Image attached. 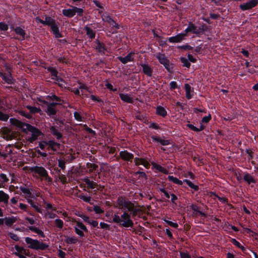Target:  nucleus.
<instances>
[{
    "label": "nucleus",
    "instance_id": "obj_11",
    "mask_svg": "<svg viewBox=\"0 0 258 258\" xmlns=\"http://www.w3.org/2000/svg\"><path fill=\"white\" fill-rule=\"evenodd\" d=\"M258 4V0H250L246 3L239 5V8L242 11H247L255 7Z\"/></svg>",
    "mask_w": 258,
    "mask_h": 258
},
{
    "label": "nucleus",
    "instance_id": "obj_20",
    "mask_svg": "<svg viewBox=\"0 0 258 258\" xmlns=\"http://www.w3.org/2000/svg\"><path fill=\"white\" fill-rule=\"evenodd\" d=\"M10 197L8 194L5 193L3 190H0V203H3L5 206H7L9 203Z\"/></svg>",
    "mask_w": 258,
    "mask_h": 258
},
{
    "label": "nucleus",
    "instance_id": "obj_4",
    "mask_svg": "<svg viewBox=\"0 0 258 258\" xmlns=\"http://www.w3.org/2000/svg\"><path fill=\"white\" fill-rule=\"evenodd\" d=\"M25 242L28 244V247L31 249L44 250L48 248V245L43 242H40L37 239H33L27 237L25 239Z\"/></svg>",
    "mask_w": 258,
    "mask_h": 258
},
{
    "label": "nucleus",
    "instance_id": "obj_28",
    "mask_svg": "<svg viewBox=\"0 0 258 258\" xmlns=\"http://www.w3.org/2000/svg\"><path fill=\"white\" fill-rule=\"evenodd\" d=\"M243 179L248 184H250L252 183H256V181L253 178V177L248 173H246L245 174H244V175H243Z\"/></svg>",
    "mask_w": 258,
    "mask_h": 258
},
{
    "label": "nucleus",
    "instance_id": "obj_25",
    "mask_svg": "<svg viewBox=\"0 0 258 258\" xmlns=\"http://www.w3.org/2000/svg\"><path fill=\"white\" fill-rule=\"evenodd\" d=\"M3 80L5 81L7 84L10 85H13L15 83V80L13 79L12 76H8L6 73H3L0 76Z\"/></svg>",
    "mask_w": 258,
    "mask_h": 258
},
{
    "label": "nucleus",
    "instance_id": "obj_17",
    "mask_svg": "<svg viewBox=\"0 0 258 258\" xmlns=\"http://www.w3.org/2000/svg\"><path fill=\"white\" fill-rule=\"evenodd\" d=\"M14 32L17 35L20 36V38H15V39L19 40H24L25 39L26 35L25 30L22 29L21 27H16L14 29Z\"/></svg>",
    "mask_w": 258,
    "mask_h": 258
},
{
    "label": "nucleus",
    "instance_id": "obj_36",
    "mask_svg": "<svg viewBox=\"0 0 258 258\" xmlns=\"http://www.w3.org/2000/svg\"><path fill=\"white\" fill-rule=\"evenodd\" d=\"M30 199H27V202L31 205V206L37 212L39 213H42V209L38 207L36 203L35 202H34V201L33 200H32L31 199H30Z\"/></svg>",
    "mask_w": 258,
    "mask_h": 258
},
{
    "label": "nucleus",
    "instance_id": "obj_1",
    "mask_svg": "<svg viewBox=\"0 0 258 258\" xmlns=\"http://www.w3.org/2000/svg\"><path fill=\"white\" fill-rule=\"evenodd\" d=\"M115 208L121 209L122 214L119 216L117 214L112 216V222L119 226L124 228H133L134 223L132 218L136 217L139 212V208L132 202L124 196H119L116 200Z\"/></svg>",
    "mask_w": 258,
    "mask_h": 258
},
{
    "label": "nucleus",
    "instance_id": "obj_12",
    "mask_svg": "<svg viewBox=\"0 0 258 258\" xmlns=\"http://www.w3.org/2000/svg\"><path fill=\"white\" fill-rule=\"evenodd\" d=\"M94 43L96 44V46L94 47L96 51L101 55L105 54L107 49L105 43L101 42L98 38L95 40Z\"/></svg>",
    "mask_w": 258,
    "mask_h": 258
},
{
    "label": "nucleus",
    "instance_id": "obj_51",
    "mask_svg": "<svg viewBox=\"0 0 258 258\" xmlns=\"http://www.w3.org/2000/svg\"><path fill=\"white\" fill-rule=\"evenodd\" d=\"M58 166L61 169L64 171L66 169V162L64 160L59 159L58 160Z\"/></svg>",
    "mask_w": 258,
    "mask_h": 258
},
{
    "label": "nucleus",
    "instance_id": "obj_13",
    "mask_svg": "<svg viewBox=\"0 0 258 258\" xmlns=\"http://www.w3.org/2000/svg\"><path fill=\"white\" fill-rule=\"evenodd\" d=\"M20 190L24 194L26 199L30 198L36 199L37 197H38L37 195H35L34 193H32L33 189L32 188H29L26 186H20Z\"/></svg>",
    "mask_w": 258,
    "mask_h": 258
},
{
    "label": "nucleus",
    "instance_id": "obj_50",
    "mask_svg": "<svg viewBox=\"0 0 258 258\" xmlns=\"http://www.w3.org/2000/svg\"><path fill=\"white\" fill-rule=\"evenodd\" d=\"M83 129L86 131L87 133H89L90 134L95 135H96V132L94 130H93L91 128L89 127L87 124H83Z\"/></svg>",
    "mask_w": 258,
    "mask_h": 258
},
{
    "label": "nucleus",
    "instance_id": "obj_29",
    "mask_svg": "<svg viewBox=\"0 0 258 258\" xmlns=\"http://www.w3.org/2000/svg\"><path fill=\"white\" fill-rule=\"evenodd\" d=\"M208 27L206 24H203L200 27H196V31L199 32V34H196L197 36L200 37V35L203 34L205 32L208 31Z\"/></svg>",
    "mask_w": 258,
    "mask_h": 258
},
{
    "label": "nucleus",
    "instance_id": "obj_42",
    "mask_svg": "<svg viewBox=\"0 0 258 258\" xmlns=\"http://www.w3.org/2000/svg\"><path fill=\"white\" fill-rule=\"evenodd\" d=\"M187 27L189 29L190 32H191L192 33L195 35L199 34V32L196 31L197 26L192 22H190L188 23Z\"/></svg>",
    "mask_w": 258,
    "mask_h": 258
},
{
    "label": "nucleus",
    "instance_id": "obj_52",
    "mask_svg": "<svg viewBox=\"0 0 258 258\" xmlns=\"http://www.w3.org/2000/svg\"><path fill=\"white\" fill-rule=\"evenodd\" d=\"M55 226L59 228L62 229L63 226V222L62 220H60L59 219H56L54 221Z\"/></svg>",
    "mask_w": 258,
    "mask_h": 258
},
{
    "label": "nucleus",
    "instance_id": "obj_56",
    "mask_svg": "<svg viewBox=\"0 0 258 258\" xmlns=\"http://www.w3.org/2000/svg\"><path fill=\"white\" fill-rule=\"evenodd\" d=\"M9 115L0 111V120L6 121L9 119Z\"/></svg>",
    "mask_w": 258,
    "mask_h": 258
},
{
    "label": "nucleus",
    "instance_id": "obj_22",
    "mask_svg": "<svg viewBox=\"0 0 258 258\" xmlns=\"http://www.w3.org/2000/svg\"><path fill=\"white\" fill-rule=\"evenodd\" d=\"M151 138L152 139L153 142L160 143V144L162 146H166L170 144L169 140L162 139L156 136H151Z\"/></svg>",
    "mask_w": 258,
    "mask_h": 258
},
{
    "label": "nucleus",
    "instance_id": "obj_61",
    "mask_svg": "<svg viewBox=\"0 0 258 258\" xmlns=\"http://www.w3.org/2000/svg\"><path fill=\"white\" fill-rule=\"evenodd\" d=\"M165 222L170 226L177 229L178 227V225L177 223H174L169 220H165Z\"/></svg>",
    "mask_w": 258,
    "mask_h": 258
},
{
    "label": "nucleus",
    "instance_id": "obj_2",
    "mask_svg": "<svg viewBox=\"0 0 258 258\" xmlns=\"http://www.w3.org/2000/svg\"><path fill=\"white\" fill-rule=\"evenodd\" d=\"M11 121L13 124L20 128L24 133H27V132L31 133V137L29 139L31 143L36 141L39 137L44 135L40 130L30 124L23 122L15 118H11Z\"/></svg>",
    "mask_w": 258,
    "mask_h": 258
},
{
    "label": "nucleus",
    "instance_id": "obj_43",
    "mask_svg": "<svg viewBox=\"0 0 258 258\" xmlns=\"http://www.w3.org/2000/svg\"><path fill=\"white\" fill-rule=\"evenodd\" d=\"M64 241L67 244H76L78 242V239L75 237L67 236Z\"/></svg>",
    "mask_w": 258,
    "mask_h": 258
},
{
    "label": "nucleus",
    "instance_id": "obj_7",
    "mask_svg": "<svg viewBox=\"0 0 258 258\" xmlns=\"http://www.w3.org/2000/svg\"><path fill=\"white\" fill-rule=\"evenodd\" d=\"M31 171L44 178L48 182H52V178L48 175L47 171L43 167L36 166L31 168Z\"/></svg>",
    "mask_w": 258,
    "mask_h": 258
},
{
    "label": "nucleus",
    "instance_id": "obj_62",
    "mask_svg": "<svg viewBox=\"0 0 258 258\" xmlns=\"http://www.w3.org/2000/svg\"><path fill=\"white\" fill-rule=\"evenodd\" d=\"M149 127L150 128H153L154 130H160L161 127L156 123L155 122H151L149 125Z\"/></svg>",
    "mask_w": 258,
    "mask_h": 258
},
{
    "label": "nucleus",
    "instance_id": "obj_33",
    "mask_svg": "<svg viewBox=\"0 0 258 258\" xmlns=\"http://www.w3.org/2000/svg\"><path fill=\"white\" fill-rule=\"evenodd\" d=\"M46 69L48 72L50 73L52 79L53 78L57 77L58 72L55 67H48Z\"/></svg>",
    "mask_w": 258,
    "mask_h": 258
},
{
    "label": "nucleus",
    "instance_id": "obj_45",
    "mask_svg": "<svg viewBox=\"0 0 258 258\" xmlns=\"http://www.w3.org/2000/svg\"><path fill=\"white\" fill-rule=\"evenodd\" d=\"M19 114L21 116L25 117L27 119H31L32 118V115L26 111L23 110H20L18 111Z\"/></svg>",
    "mask_w": 258,
    "mask_h": 258
},
{
    "label": "nucleus",
    "instance_id": "obj_38",
    "mask_svg": "<svg viewBox=\"0 0 258 258\" xmlns=\"http://www.w3.org/2000/svg\"><path fill=\"white\" fill-rule=\"evenodd\" d=\"M190 209L194 211L195 212L198 213L202 216H203V217L206 216V214L205 213H204L203 212L200 211L199 210V208L198 207V206L197 205L191 204V205H190Z\"/></svg>",
    "mask_w": 258,
    "mask_h": 258
},
{
    "label": "nucleus",
    "instance_id": "obj_8",
    "mask_svg": "<svg viewBox=\"0 0 258 258\" xmlns=\"http://www.w3.org/2000/svg\"><path fill=\"white\" fill-rule=\"evenodd\" d=\"M119 157L123 161L131 164L133 162V159H134V155L133 153L124 150L119 152Z\"/></svg>",
    "mask_w": 258,
    "mask_h": 258
},
{
    "label": "nucleus",
    "instance_id": "obj_10",
    "mask_svg": "<svg viewBox=\"0 0 258 258\" xmlns=\"http://www.w3.org/2000/svg\"><path fill=\"white\" fill-rule=\"evenodd\" d=\"M86 167L88 169H89V172L90 173L93 172L95 173L94 176H91V178L95 180H96L97 175H99L100 172L98 171V165L94 163L87 162L86 163Z\"/></svg>",
    "mask_w": 258,
    "mask_h": 258
},
{
    "label": "nucleus",
    "instance_id": "obj_24",
    "mask_svg": "<svg viewBox=\"0 0 258 258\" xmlns=\"http://www.w3.org/2000/svg\"><path fill=\"white\" fill-rule=\"evenodd\" d=\"M156 114L163 117H165L167 114V111L164 107L160 105H158L156 107Z\"/></svg>",
    "mask_w": 258,
    "mask_h": 258
},
{
    "label": "nucleus",
    "instance_id": "obj_63",
    "mask_svg": "<svg viewBox=\"0 0 258 258\" xmlns=\"http://www.w3.org/2000/svg\"><path fill=\"white\" fill-rule=\"evenodd\" d=\"M143 161L142 162V165H143L146 169H149L150 167V164L147 160V158H143Z\"/></svg>",
    "mask_w": 258,
    "mask_h": 258
},
{
    "label": "nucleus",
    "instance_id": "obj_60",
    "mask_svg": "<svg viewBox=\"0 0 258 258\" xmlns=\"http://www.w3.org/2000/svg\"><path fill=\"white\" fill-rule=\"evenodd\" d=\"M78 216L79 217L82 218L85 222H86L88 224H89V223H90V220L89 217L88 216L84 215L83 214H78Z\"/></svg>",
    "mask_w": 258,
    "mask_h": 258
},
{
    "label": "nucleus",
    "instance_id": "obj_46",
    "mask_svg": "<svg viewBox=\"0 0 258 258\" xmlns=\"http://www.w3.org/2000/svg\"><path fill=\"white\" fill-rule=\"evenodd\" d=\"M74 116L75 119L78 121H83L84 119V117H83L81 113L78 111H75L74 113Z\"/></svg>",
    "mask_w": 258,
    "mask_h": 258
},
{
    "label": "nucleus",
    "instance_id": "obj_64",
    "mask_svg": "<svg viewBox=\"0 0 258 258\" xmlns=\"http://www.w3.org/2000/svg\"><path fill=\"white\" fill-rule=\"evenodd\" d=\"M180 258H191L190 255L187 252H180Z\"/></svg>",
    "mask_w": 258,
    "mask_h": 258
},
{
    "label": "nucleus",
    "instance_id": "obj_48",
    "mask_svg": "<svg viewBox=\"0 0 258 258\" xmlns=\"http://www.w3.org/2000/svg\"><path fill=\"white\" fill-rule=\"evenodd\" d=\"M48 98L51 100L56 101V102L60 103V102H62V103H64L63 100H61L60 97L57 96L55 94H53L51 96H48L47 98Z\"/></svg>",
    "mask_w": 258,
    "mask_h": 258
},
{
    "label": "nucleus",
    "instance_id": "obj_53",
    "mask_svg": "<svg viewBox=\"0 0 258 258\" xmlns=\"http://www.w3.org/2000/svg\"><path fill=\"white\" fill-rule=\"evenodd\" d=\"M9 29V25L5 22H0V31H7Z\"/></svg>",
    "mask_w": 258,
    "mask_h": 258
},
{
    "label": "nucleus",
    "instance_id": "obj_3",
    "mask_svg": "<svg viewBox=\"0 0 258 258\" xmlns=\"http://www.w3.org/2000/svg\"><path fill=\"white\" fill-rule=\"evenodd\" d=\"M36 20L43 25H47L50 27V29L56 38L62 37V34L59 32L58 22L51 17L45 16V20H43L39 17H36Z\"/></svg>",
    "mask_w": 258,
    "mask_h": 258
},
{
    "label": "nucleus",
    "instance_id": "obj_32",
    "mask_svg": "<svg viewBox=\"0 0 258 258\" xmlns=\"http://www.w3.org/2000/svg\"><path fill=\"white\" fill-rule=\"evenodd\" d=\"M152 164L153 165L154 168L156 169V170H158L159 172L163 173L165 174H168L169 172L168 171L162 166L157 164L155 163H152Z\"/></svg>",
    "mask_w": 258,
    "mask_h": 258
},
{
    "label": "nucleus",
    "instance_id": "obj_39",
    "mask_svg": "<svg viewBox=\"0 0 258 258\" xmlns=\"http://www.w3.org/2000/svg\"><path fill=\"white\" fill-rule=\"evenodd\" d=\"M163 65L169 73H172L173 72V64L170 63V61L168 59L167 61H166L165 63H164Z\"/></svg>",
    "mask_w": 258,
    "mask_h": 258
},
{
    "label": "nucleus",
    "instance_id": "obj_18",
    "mask_svg": "<svg viewBox=\"0 0 258 258\" xmlns=\"http://www.w3.org/2000/svg\"><path fill=\"white\" fill-rule=\"evenodd\" d=\"M140 66L142 68L143 72L144 74L148 77H151L153 74V69L148 63H141Z\"/></svg>",
    "mask_w": 258,
    "mask_h": 258
},
{
    "label": "nucleus",
    "instance_id": "obj_41",
    "mask_svg": "<svg viewBox=\"0 0 258 258\" xmlns=\"http://www.w3.org/2000/svg\"><path fill=\"white\" fill-rule=\"evenodd\" d=\"M180 61L182 63L183 67H186L187 68H189L190 67V63L188 61V59L184 57H180L179 58Z\"/></svg>",
    "mask_w": 258,
    "mask_h": 258
},
{
    "label": "nucleus",
    "instance_id": "obj_16",
    "mask_svg": "<svg viewBox=\"0 0 258 258\" xmlns=\"http://www.w3.org/2000/svg\"><path fill=\"white\" fill-rule=\"evenodd\" d=\"M185 34L178 33L174 36H172L168 38V41L170 43H179L184 40Z\"/></svg>",
    "mask_w": 258,
    "mask_h": 258
},
{
    "label": "nucleus",
    "instance_id": "obj_26",
    "mask_svg": "<svg viewBox=\"0 0 258 258\" xmlns=\"http://www.w3.org/2000/svg\"><path fill=\"white\" fill-rule=\"evenodd\" d=\"M50 131L51 133L56 137V139L59 140L62 138V135L61 133L58 131L55 126H51L50 127Z\"/></svg>",
    "mask_w": 258,
    "mask_h": 258
},
{
    "label": "nucleus",
    "instance_id": "obj_23",
    "mask_svg": "<svg viewBox=\"0 0 258 258\" xmlns=\"http://www.w3.org/2000/svg\"><path fill=\"white\" fill-rule=\"evenodd\" d=\"M119 97L120 99L124 102H126L128 103H133L134 99L132 97L130 96V95L127 94H119Z\"/></svg>",
    "mask_w": 258,
    "mask_h": 258
},
{
    "label": "nucleus",
    "instance_id": "obj_59",
    "mask_svg": "<svg viewBox=\"0 0 258 258\" xmlns=\"http://www.w3.org/2000/svg\"><path fill=\"white\" fill-rule=\"evenodd\" d=\"M74 229L75 233L80 237H83L84 236V232L81 229H80L78 227H75Z\"/></svg>",
    "mask_w": 258,
    "mask_h": 258
},
{
    "label": "nucleus",
    "instance_id": "obj_49",
    "mask_svg": "<svg viewBox=\"0 0 258 258\" xmlns=\"http://www.w3.org/2000/svg\"><path fill=\"white\" fill-rule=\"evenodd\" d=\"M93 211L97 214H103L104 212V211L100 206L97 205L94 206Z\"/></svg>",
    "mask_w": 258,
    "mask_h": 258
},
{
    "label": "nucleus",
    "instance_id": "obj_6",
    "mask_svg": "<svg viewBox=\"0 0 258 258\" xmlns=\"http://www.w3.org/2000/svg\"><path fill=\"white\" fill-rule=\"evenodd\" d=\"M71 7L72 9H63L62 10V15L68 18H73L76 14L80 17L83 16L84 10L83 9L75 6H71Z\"/></svg>",
    "mask_w": 258,
    "mask_h": 258
},
{
    "label": "nucleus",
    "instance_id": "obj_35",
    "mask_svg": "<svg viewBox=\"0 0 258 258\" xmlns=\"http://www.w3.org/2000/svg\"><path fill=\"white\" fill-rule=\"evenodd\" d=\"M156 57L158 59L159 62L162 64L165 63V61L168 60L165 54L160 52L157 53Z\"/></svg>",
    "mask_w": 258,
    "mask_h": 258
},
{
    "label": "nucleus",
    "instance_id": "obj_34",
    "mask_svg": "<svg viewBox=\"0 0 258 258\" xmlns=\"http://www.w3.org/2000/svg\"><path fill=\"white\" fill-rule=\"evenodd\" d=\"M184 89L185 90V96L187 99H190L192 98V95L190 92L192 90L191 86L188 84L184 85Z\"/></svg>",
    "mask_w": 258,
    "mask_h": 258
},
{
    "label": "nucleus",
    "instance_id": "obj_5",
    "mask_svg": "<svg viewBox=\"0 0 258 258\" xmlns=\"http://www.w3.org/2000/svg\"><path fill=\"white\" fill-rule=\"evenodd\" d=\"M101 18L104 22H106L109 24L112 34H116L117 33V30L120 28V25L112 18L108 13L105 12L103 14L101 15Z\"/></svg>",
    "mask_w": 258,
    "mask_h": 258
},
{
    "label": "nucleus",
    "instance_id": "obj_27",
    "mask_svg": "<svg viewBox=\"0 0 258 258\" xmlns=\"http://www.w3.org/2000/svg\"><path fill=\"white\" fill-rule=\"evenodd\" d=\"M47 105L46 112L47 114L52 117H54L56 116L57 110L54 107H52L48 105Z\"/></svg>",
    "mask_w": 258,
    "mask_h": 258
},
{
    "label": "nucleus",
    "instance_id": "obj_31",
    "mask_svg": "<svg viewBox=\"0 0 258 258\" xmlns=\"http://www.w3.org/2000/svg\"><path fill=\"white\" fill-rule=\"evenodd\" d=\"M84 29L86 31V35L91 39H94L96 36V33L91 28L88 27L87 26H85L84 27Z\"/></svg>",
    "mask_w": 258,
    "mask_h": 258
},
{
    "label": "nucleus",
    "instance_id": "obj_58",
    "mask_svg": "<svg viewBox=\"0 0 258 258\" xmlns=\"http://www.w3.org/2000/svg\"><path fill=\"white\" fill-rule=\"evenodd\" d=\"M177 48L178 49H183V50H192V49H193V47L188 44L178 46L177 47Z\"/></svg>",
    "mask_w": 258,
    "mask_h": 258
},
{
    "label": "nucleus",
    "instance_id": "obj_55",
    "mask_svg": "<svg viewBox=\"0 0 258 258\" xmlns=\"http://www.w3.org/2000/svg\"><path fill=\"white\" fill-rule=\"evenodd\" d=\"M8 236L13 240L18 241L19 240L18 236L13 232H10L8 233Z\"/></svg>",
    "mask_w": 258,
    "mask_h": 258
},
{
    "label": "nucleus",
    "instance_id": "obj_57",
    "mask_svg": "<svg viewBox=\"0 0 258 258\" xmlns=\"http://www.w3.org/2000/svg\"><path fill=\"white\" fill-rule=\"evenodd\" d=\"M105 86L108 89H109L111 91L116 92L117 90L116 88H114L112 85L108 82L105 84Z\"/></svg>",
    "mask_w": 258,
    "mask_h": 258
},
{
    "label": "nucleus",
    "instance_id": "obj_15",
    "mask_svg": "<svg viewBox=\"0 0 258 258\" xmlns=\"http://www.w3.org/2000/svg\"><path fill=\"white\" fill-rule=\"evenodd\" d=\"M135 54V53L134 51H131L125 56H119L118 57V59L121 63L125 64L128 62L134 61V58L133 56Z\"/></svg>",
    "mask_w": 258,
    "mask_h": 258
},
{
    "label": "nucleus",
    "instance_id": "obj_9",
    "mask_svg": "<svg viewBox=\"0 0 258 258\" xmlns=\"http://www.w3.org/2000/svg\"><path fill=\"white\" fill-rule=\"evenodd\" d=\"M83 181L85 182V184L87 185L86 187L87 190L85 188L86 186L83 184H81L80 186L81 188H84V190L87 191L88 192H90L89 190L94 189L96 188V187L98 186V184L96 182L93 181V180H91L88 177H85L83 179Z\"/></svg>",
    "mask_w": 258,
    "mask_h": 258
},
{
    "label": "nucleus",
    "instance_id": "obj_54",
    "mask_svg": "<svg viewBox=\"0 0 258 258\" xmlns=\"http://www.w3.org/2000/svg\"><path fill=\"white\" fill-rule=\"evenodd\" d=\"M135 165L136 166H139L140 165H142V162L143 161V158H139L136 157L133 159Z\"/></svg>",
    "mask_w": 258,
    "mask_h": 258
},
{
    "label": "nucleus",
    "instance_id": "obj_14",
    "mask_svg": "<svg viewBox=\"0 0 258 258\" xmlns=\"http://www.w3.org/2000/svg\"><path fill=\"white\" fill-rule=\"evenodd\" d=\"M16 222V218L14 216L0 218V226L5 224L7 226L11 227Z\"/></svg>",
    "mask_w": 258,
    "mask_h": 258
},
{
    "label": "nucleus",
    "instance_id": "obj_30",
    "mask_svg": "<svg viewBox=\"0 0 258 258\" xmlns=\"http://www.w3.org/2000/svg\"><path fill=\"white\" fill-rule=\"evenodd\" d=\"M28 228L30 230L37 234L39 236L41 237H45L44 232L39 228L33 226H28Z\"/></svg>",
    "mask_w": 258,
    "mask_h": 258
},
{
    "label": "nucleus",
    "instance_id": "obj_44",
    "mask_svg": "<svg viewBox=\"0 0 258 258\" xmlns=\"http://www.w3.org/2000/svg\"><path fill=\"white\" fill-rule=\"evenodd\" d=\"M78 197L82 200L84 202L92 204L91 197L90 196H86L84 194H80Z\"/></svg>",
    "mask_w": 258,
    "mask_h": 258
},
{
    "label": "nucleus",
    "instance_id": "obj_40",
    "mask_svg": "<svg viewBox=\"0 0 258 258\" xmlns=\"http://www.w3.org/2000/svg\"><path fill=\"white\" fill-rule=\"evenodd\" d=\"M26 108L29 110V113H30L31 115L32 114L39 113L41 111V109H40V108H37L35 106L27 105L26 106Z\"/></svg>",
    "mask_w": 258,
    "mask_h": 258
},
{
    "label": "nucleus",
    "instance_id": "obj_47",
    "mask_svg": "<svg viewBox=\"0 0 258 258\" xmlns=\"http://www.w3.org/2000/svg\"><path fill=\"white\" fill-rule=\"evenodd\" d=\"M76 223L78 227L80 229L86 232H88L87 228L84 225V224L81 221H76Z\"/></svg>",
    "mask_w": 258,
    "mask_h": 258
},
{
    "label": "nucleus",
    "instance_id": "obj_19",
    "mask_svg": "<svg viewBox=\"0 0 258 258\" xmlns=\"http://www.w3.org/2000/svg\"><path fill=\"white\" fill-rule=\"evenodd\" d=\"M47 146H48V149L50 148L53 151H56L60 148L59 143H56L53 140L46 141Z\"/></svg>",
    "mask_w": 258,
    "mask_h": 258
},
{
    "label": "nucleus",
    "instance_id": "obj_37",
    "mask_svg": "<svg viewBox=\"0 0 258 258\" xmlns=\"http://www.w3.org/2000/svg\"><path fill=\"white\" fill-rule=\"evenodd\" d=\"M168 179L170 181H172L178 185H182L183 183L184 182L183 180L181 181L178 179L176 177H174L172 175H169L168 177Z\"/></svg>",
    "mask_w": 258,
    "mask_h": 258
},
{
    "label": "nucleus",
    "instance_id": "obj_21",
    "mask_svg": "<svg viewBox=\"0 0 258 258\" xmlns=\"http://www.w3.org/2000/svg\"><path fill=\"white\" fill-rule=\"evenodd\" d=\"M183 182L186 183L189 187L191 188V192L194 194L196 191H198L200 188L198 185L194 184L190 180L188 179H184Z\"/></svg>",
    "mask_w": 258,
    "mask_h": 258
}]
</instances>
